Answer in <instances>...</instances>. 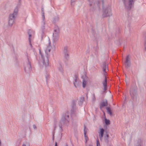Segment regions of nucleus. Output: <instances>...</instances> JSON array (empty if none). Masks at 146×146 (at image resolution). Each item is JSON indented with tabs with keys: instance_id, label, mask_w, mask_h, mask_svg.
Masks as SVG:
<instances>
[{
	"instance_id": "1",
	"label": "nucleus",
	"mask_w": 146,
	"mask_h": 146,
	"mask_svg": "<svg viewBox=\"0 0 146 146\" xmlns=\"http://www.w3.org/2000/svg\"><path fill=\"white\" fill-rule=\"evenodd\" d=\"M51 48L52 47L50 45V42L45 50V52L46 54L45 57L43 55L40 50L39 49V53L40 55L39 58L42 61L43 64L45 65L46 66H48L49 64L48 58Z\"/></svg>"
},
{
	"instance_id": "2",
	"label": "nucleus",
	"mask_w": 146,
	"mask_h": 146,
	"mask_svg": "<svg viewBox=\"0 0 146 146\" xmlns=\"http://www.w3.org/2000/svg\"><path fill=\"white\" fill-rule=\"evenodd\" d=\"M69 115L68 112L63 114L59 124V127L62 131V127L67 125L69 122Z\"/></svg>"
},
{
	"instance_id": "3",
	"label": "nucleus",
	"mask_w": 146,
	"mask_h": 146,
	"mask_svg": "<svg viewBox=\"0 0 146 146\" xmlns=\"http://www.w3.org/2000/svg\"><path fill=\"white\" fill-rule=\"evenodd\" d=\"M18 12V8L17 6L15 9L13 13L10 14L9 20V25L10 26H11L13 24Z\"/></svg>"
},
{
	"instance_id": "4",
	"label": "nucleus",
	"mask_w": 146,
	"mask_h": 146,
	"mask_svg": "<svg viewBox=\"0 0 146 146\" xmlns=\"http://www.w3.org/2000/svg\"><path fill=\"white\" fill-rule=\"evenodd\" d=\"M90 6L91 7L90 9L91 11H94L96 8V6H99L100 4L101 0H97V1L94 2V0H88ZM102 3V6H103L104 3V0H101Z\"/></svg>"
},
{
	"instance_id": "5",
	"label": "nucleus",
	"mask_w": 146,
	"mask_h": 146,
	"mask_svg": "<svg viewBox=\"0 0 146 146\" xmlns=\"http://www.w3.org/2000/svg\"><path fill=\"white\" fill-rule=\"evenodd\" d=\"M103 72L105 75V79L104 81L103 82V84L104 87V90L106 91L107 90V80L106 76L107 71H108V65L105 62H104L103 65Z\"/></svg>"
},
{
	"instance_id": "6",
	"label": "nucleus",
	"mask_w": 146,
	"mask_h": 146,
	"mask_svg": "<svg viewBox=\"0 0 146 146\" xmlns=\"http://www.w3.org/2000/svg\"><path fill=\"white\" fill-rule=\"evenodd\" d=\"M112 14L111 8L108 7L106 8L102 14V16L103 17H106L111 16Z\"/></svg>"
},
{
	"instance_id": "7",
	"label": "nucleus",
	"mask_w": 146,
	"mask_h": 146,
	"mask_svg": "<svg viewBox=\"0 0 146 146\" xmlns=\"http://www.w3.org/2000/svg\"><path fill=\"white\" fill-rule=\"evenodd\" d=\"M27 59L28 61V64L27 66L25 67V72L27 73L30 72L32 70V68L31 63L30 62L29 58L27 56Z\"/></svg>"
},
{
	"instance_id": "8",
	"label": "nucleus",
	"mask_w": 146,
	"mask_h": 146,
	"mask_svg": "<svg viewBox=\"0 0 146 146\" xmlns=\"http://www.w3.org/2000/svg\"><path fill=\"white\" fill-rule=\"evenodd\" d=\"M64 56L66 60H68L69 59V52L68 50V48L67 46L64 47L63 50Z\"/></svg>"
},
{
	"instance_id": "9",
	"label": "nucleus",
	"mask_w": 146,
	"mask_h": 146,
	"mask_svg": "<svg viewBox=\"0 0 146 146\" xmlns=\"http://www.w3.org/2000/svg\"><path fill=\"white\" fill-rule=\"evenodd\" d=\"M76 101L75 100H73L72 101V109L71 110L72 112L71 115V117H74V115H76L74 114V110L76 108Z\"/></svg>"
},
{
	"instance_id": "10",
	"label": "nucleus",
	"mask_w": 146,
	"mask_h": 146,
	"mask_svg": "<svg viewBox=\"0 0 146 146\" xmlns=\"http://www.w3.org/2000/svg\"><path fill=\"white\" fill-rule=\"evenodd\" d=\"M74 79V86L76 88L77 86H78L79 83V80L77 75L76 74L75 75Z\"/></svg>"
},
{
	"instance_id": "11",
	"label": "nucleus",
	"mask_w": 146,
	"mask_h": 146,
	"mask_svg": "<svg viewBox=\"0 0 146 146\" xmlns=\"http://www.w3.org/2000/svg\"><path fill=\"white\" fill-rule=\"evenodd\" d=\"M54 33H53V35H59V33H60V30L58 28V26H56L54 30Z\"/></svg>"
},
{
	"instance_id": "12",
	"label": "nucleus",
	"mask_w": 146,
	"mask_h": 146,
	"mask_svg": "<svg viewBox=\"0 0 146 146\" xmlns=\"http://www.w3.org/2000/svg\"><path fill=\"white\" fill-rule=\"evenodd\" d=\"M108 102L107 100L105 101H103L101 103L100 105V108L102 109L104 107L107 106Z\"/></svg>"
},
{
	"instance_id": "13",
	"label": "nucleus",
	"mask_w": 146,
	"mask_h": 146,
	"mask_svg": "<svg viewBox=\"0 0 146 146\" xmlns=\"http://www.w3.org/2000/svg\"><path fill=\"white\" fill-rule=\"evenodd\" d=\"M130 57L129 56H127L125 62V66H129L130 65V63L129 62Z\"/></svg>"
},
{
	"instance_id": "14",
	"label": "nucleus",
	"mask_w": 146,
	"mask_h": 146,
	"mask_svg": "<svg viewBox=\"0 0 146 146\" xmlns=\"http://www.w3.org/2000/svg\"><path fill=\"white\" fill-rule=\"evenodd\" d=\"M87 129H86V127L85 126H84V137H85V140L86 141V142H87L88 140V137L87 135H86L87 131Z\"/></svg>"
},
{
	"instance_id": "15",
	"label": "nucleus",
	"mask_w": 146,
	"mask_h": 146,
	"mask_svg": "<svg viewBox=\"0 0 146 146\" xmlns=\"http://www.w3.org/2000/svg\"><path fill=\"white\" fill-rule=\"evenodd\" d=\"M104 129L103 128H102L99 133V136L100 140H102V138L104 135Z\"/></svg>"
},
{
	"instance_id": "16",
	"label": "nucleus",
	"mask_w": 146,
	"mask_h": 146,
	"mask_svg": "<svg viewBox=\"0 0 146 146\" xmlns=\"http://www.w3.org/2000/svg\"><path fill=\"white\" fill-rule=\"evenodd\" d=\"M59 19V18L58 16H55L53 19V22L54 23H56V22H58Z\"/></svg>"
},
{
	"instance_id": "17",
	"label": "nucleus",
	"mask_w": 146,
	"mask_h": 146,
	"mask_svg": "<svg viewBox=\"0 0 146 146\" xmlns=\"http://www.w3.org/2000/svg\"><path fill=\"white\" fill-rule=\"evenodd\" d=\"M53 40L54 42L57 41L59 38V35H53Z\"/></svg>"
},
{
	"instance_id": "18",
	"label": "nucleus",
	"mask_w": 146,
	"mask_h": 146,
	"mask_svg": "<svg viewBox=\"0 0 146 146\" xmlns=\"http://www.w3.org/2000/svg\"><path fill=\"white\" fill-rule=\"evenodd\" d=\"M59 70L61 72H62L63 70L62 67V65L61 64H59V66L58 67Z\"/></svg>"
},
{
	"instance_id": "19",
	"label": "nucleus",
	"mask_w": 146,
	"mask_h": 146,
	"mask_svg": "<svg viewBox=\"0 0 146 146\" xmlns=\"http://www.w3.org/2000/svg\"><path fill=\"white\" fill-rule=\"evenodd\" d=\"M133 0H129V7H128V9H130L131 8L132 6V4L133 2Z\"/></svg>"
},
{
	"instance_id": "20",
	"label": "nucleus",
	"mask_w": 146,
	"mask_h": 146,
	"mask_svg": "<svg viewBox=\"0 0 146 146\" xmlns=\"http://www.w3.org/2000/svg\"><path fill=\"white\" fill-rule=\"evenodd\" d=\"M106 110L108 113H109L110 116H111L112 115V113L111 110L110 108L107 107L106 108Z\"/></svg>"
},
{
	"instance_id": "21",
	"label": "nucleus",
	"mask_w": 146,
	"mask_h": 146,
	"mask_svg": "<svg viewBox=\"0 0 146 146\" xmlns=\"http://www.w3.org/2000/svg\"><path fill=\"white\" fill-rule=\"evenodd\" d=\"M84 97H82L80 98V103H79V105H81L83 103V102L84 101Z\"/></svg>"
},
{
	"instance_id": "22",
	"label": "nucleus",
	"mask_w": 146,
	"mask_h": 146,
	"mask_svg": "<svg viewBox=\"0 0 146 146\" xmlns=\"http://www.w3.org/2000/svg\"><path fill=\"white\" fill-rule=\"evenodd\" d=\"M86 84V81H85L84 79H83V82H82L83 87V88H84L85 87Z\"/></svg>"
},
{
	"instance_id": "23",
	"label": "nucleus",
	"mask_w": 146,
	"mask_h": 146,
	"mask_svg": "<svg viewBox=\"0 0 146 146\" xmlns=\"http://www.w3.org/2000/svg\"><path fill=\"white\" fill-rule=\"evenodd\" d=\"M29 42L30 45V46L31 48L32 49H33V51L35 52V49L34 48H33V46L32 45V44H31V39H30V38H29Z\"/></svg>"
},
{
	"instance_id": "24",
	"label": "nucleus",
	"mask_w": 146,
	"mask_h": 146,
	"mask_svg": "<svg viewBox=\"0 0 146 146\" xmlns=\"http://www.w3.org/2000/svg\"><path fill=\"white\" fill-rule=\"evenodd\" d=\"M105 123L107 125H108L110 124V121L105 118Z\"/></svg>"
},
{
	"instance_id": "25",
	"label": "nucleus",
	"mask_w": 146,
	"mask_h": 146,
	"mask_svg": "<svg viewBox=\"0 0 146 146\" xmlns=\"http://www.w3.org/2000/svg\"><path fill=\"white\" fill-rule=\"evenodd\" d=\"M43 25L41 27V29H42V33H43V31H44V30L45 29V22H44L43 23Z\"/></svg>"
},
{
	"instance_id": "26",
	"label": "nucleus",
	"mask_w": 146,
	"mask_h": 146,
	"mask_svg": "<svg viewBox=\"0 0 146 146\" xmlns=\"http://www.w3.org/2000/svg\"><path fill=\"white\" fill-rule=\"evenodd\" d=\"M45 77H46V82H48V80L49 78V76L47 74L45 76Z\"/></svg>"
},
{
	"instance_id": "27",
	"label": "nucleus",
	"mask_w": 146,
	"mask_h": 146,
	"mask_svg": "<svg viewBox=\"0 0 146 146\" xmlns=\"http://www.w3.org/2000/svg\"><path fill=\"white\" fill-rule=\"evenodd\" d=\"M96 98L95 97V94H93V97L92 98V100L94 102L96 100Z\"/></svg>"
},
{
	"instance_id": "28",
	"label": "nucleus",
	"mask_w": 146,
	"mask_h": 146,
	"mask_svg": "<svg viewBox=\"0 0 146 146\" xmlns=\"http://www.w3.org/2000/svg\"><path fill=\"white\" fill-rule=\"evenodd\" d=\"M32 33V31L31 30H29L28 32V35L31 34V33Z\"/></svg>"
},
{
	"instance_id": "29",
	"label": "nucleus",
	"mask_w": 146,
	"mask_h": 146,
	"mask_svg": "<svg viewBox=\"0 0 146 146\" xmlns=\"http://www.w3.org/2000/svg\"><path fill=\"white\" fill-rule=\"evenodd\" d=\"M96 144H97V146H100V142H99L98 139L97 141Z\"/></svg>"
},
{
	"instance_id": "30",
	"label": "nucleus",
	"mask_w": 146,
	"mask_h": 146,
	"mask_svg": "<svg viewBox=\"0 0 146 146\" xmlns=\"http://www.w3.org/2000/svg\"><path fill=\"white\" fill-rule=\"evenodd\" d=\"M42 19L43 20V22L44 21V20L45 19V17H44V14H42Z\"/></svg>"
},
{
	"instance_id": "31",
	"label": "nucleus",
	"mask_w": 146,
	"mask_h": 146,
	"mask_svg": "<svg viewBox=\"0 0 146 146\" xmlns=\"http://www.w3.org/2000/svg\"><path fill=\"white\" fill-rule=\"evenodd\" d=\"M41 11L42 14H44V8L42 7Z\"/></svg>"
},
{
	"instance_id": "32",
	"label": "nucleus",
	"mask_w": 146,
	"mask_h": 146,
	"mask_svg": "<svg viewBox=\"0 0 146 146\" xmlns=\"http://www.w3.org/2000/svg\"><path fill=\"white\" fill-rule=\"evenodd\" d=\"M33 127L34 129H36L37 128L36 127L35 125H33Z\"/></svg>"
},
{
	"instance_id": "33",
	"label": "nucleus",
	"mask_w": 146,
	"mask_h": 146,
	"mask_svg": "<svg viewBox=\"0 0 146 146\" xmlns=\"http://www.w3.org/2000/svg\"><path fill=\"white\" fill-rule=\"evenodd\" d=\"M54 133H53V137L52 138V140L53 141V142L54 141Z\"/></svg>"
},
{
	"instance_id": "34",
	"label": "nucleus",
	"mask_w": 146,
	"mask_h": 146,
	"mask_svg": "<svg viewBox=\"0 0 146 146\" xmlns=\"http://www.w3.org/2000/svg\"><path fill=\"white\" fill-rule=\"evenodd\" d=\"M76 1V0H71V5H72V3Z\"/></svg>"
},
{
	"instance_id": "35",
	"label": "nucleus",
	"mask_w": 146,
	"mask_h": 146,
	"mask_svg": "<svg viewBox=\"0 0 146 146\" xmlns=\"http://www.w3.org/2000/svg\"><path fill=\"white\" fill-rule=\"evenodd\" d=\"M29 38H30L31 39V35L29 34Z\"/></svg>"
},
{
	"instance_id": "36",
	"label": "nucleus",
	"mask_w": 146,
	"mask_h": 146,
	"mask_svg": "<svg viewBox=\"0 0 146 146\" xmlns=\"http://www.w3.org/2000/svg\"><path fill=\"white\" fill-rule=\"evenodd\" d=\"M54 146H58L57 143V142L56 141L55 142V144Z\"/></svg>"
},
{
	"instance_id": "37",
	"label": "nucleus",
	"mask_w": 146,
	"mask_h": 146,
	"mask_svg": "<svg viewBox=\"0 0 146 146\" xmlns=\"http://www.w3.org/2000/svg\"><path fill=\"white\" fill-rule=\"evenodd\" d=\"M22 146H29L28 145H26L25 144H24Z\"/></svg>"
},
{
	"instance_id": "38",
	"label": "nucleus",
	"mask_w": 146,
	"mask_h": 146,
	"mask_svg": "<svg viewBox=\"0 0 146 146\" xmlns=\"http://www.w3.org/2000/svg\"><path fill=\"white\" fill-rule=\"evenodd\" d=\"M1 139H0V146H1Z\"/></svg>"
},
{
	"instance_id": "39",
	"label": "nucleus",
	"mask_w": 146,
	"mask_h": 146,
	"mask_svg": "<svg viewBox=\"0 0 146 146\" xmlns=\"http://www.w3.org/2000/svg\"><path fill=\"white\" fill-rule=\"evenodd\" d=\"M56 125L55 124V125H54V130L55 129V128H56Z\"/></svg>"
},
{
	"instance_id": "40",
	"label": "nucleus",
	"mask_w": 146,
	"mask_h": 146,
	"mask_svg": "<svg viewBox=\"0 0 146 146\" xmlns=\"http://www.w3.org/2000/svg\"><path fill=\"white\" fill-rule=\"evenodd\" d=\"M106 136H107V137H109V135H108V134H107V135H106Z\"/></svg>"
},
{
	"instance_id": "41",
	"label": "nucleus",
	"mask_w": 146,
	"mask_h": 146,
	"mask_svg": "<svg viewBox=\"0 0 146 146\" xmlns=\"http://www.w3.org/2000/svg\"><path fill=\"white\" fill-rule=\"evenodd\" d=\"M19 0V3H21V0Z\"/></svg>"
},
{
	"instance_id": "42",
	"label": "nucleus",
	"mask_w": 146,
	"mask_h": 146,
	"mask_svg": "<svg viewBox=\"0 0 146 146\" xmlns=\"http://www.w3.org/2000/svg\"><path fill=\"white\" fill-rule=\"evenodd\" d=\"M66 146H68V145H66Z\"/></svg>"
}]
</instances>
